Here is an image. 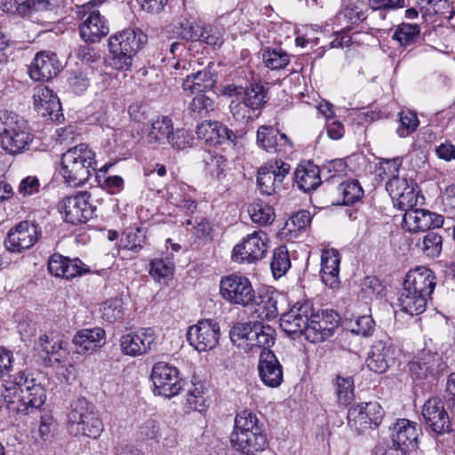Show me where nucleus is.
<instances>
[{
  "label": "nucleus",
  "instance_id": "nucleus-1",
  "mask_svg": "<svg viewBox=\"0 0 455 455\" xmlns=\"http://www.w3.org/2000/svg\"><path fill=\"white\" fill-rule=\"evenodd\" d=\"M339 326V315L332 310L315 312L309 301L297 302L280 318L281 329L288 334H304L312 343L331 337Z\"/></svg>",
  "mask_w": 455,
  "mask_h": 455
},
{
  "label": "nucleus",
  "instance_id": "nucleus-2",
  "mask_svg": "<svg viewBox=\"0 0 455 455\" xmlns=\"http://www.w3.org/2000/svg\"><path fill=\"white\" fill-rule=\"evenodd\" d=\"M229 440L232 448L243 455H256L268 445L263 423L248 410L236 414Z\"/></svg>",
  "mask_w": 455,
  "mask_h": 455
},
{
  "label": "nucleus",
  "instance_id": "nucleus-3",
  "mask_svg": "<svg viewBox=\"0 0 455 455\" xmlns=\"http://www.w3.org/2000/svg\"><path fill=\"white\" fill-rule=\"evenodd\" d=\"M67 429L76 437L97 439L104 430L96 406L84 397L74 399L68 407Z\"/></svg>",
  "mask_w": 455,
  "mask_h": 455
},
{
  "label": "nucleus",
  "instance_id": "nucleus-4",
  "mask_svg": "<svg viewBox=\"0 0 455 455\" xmlns=\"http://www.w3.org/2000/svg\"><path fill=\"white\" fill-rule=\"evenodd\" d=\"M62 175L72 187L83 186L97 168L94 152L85 143L68 148L61 156Z\"/></svg>",
  "mask_w": 455,
  "mask_h": 455
},
{
  "label": "nucleus",
  "instance_id": "nucleus-5",
  "mask_svg": "<svg viewBox=\"0 0 455 455\" xmlns=\"http://www.w3.org/2000/svg\"><path fill=\"white\" fill-rule=\"evenodd\" d=\"M147 35L139 28H127L108 38L111 65L117 70H128L133 57L147 42Z\"/></svg>",
  "mask_w": 455,
  "mask_h": 455
},
{
  "label": "nucleus",
  "instance_id": "nucleus-6",
  "mask_svg": "<svg viewBox=\"0 0 455 455\" xmlns=\"http://www.w3.org/2000/svg\"><path fill=\"white\" fill-rule=\"evenodd\" d=\"M229 336L233 344L246 352L254 348L270 350L269 347L275 344V330L258 321L237 323L231 328Z\"/></svg>",
  "mask_w": 455,
  "mask_h": 455
},
{
  "label": "nucleus",
  "instance_id": "nucleus-7",
  "mask_svg": "<svg viewBox=\"0 0 455 455\" xmlns=\"http://www.w3.org/2000/svg\"><path fill=\"white\" fill-rule=\"evenodd\" d=\"M33 135L27 131L25 121L14 113L4 115L3 128L0 131L2 148L10 155L28 150Z\"/></svg>",
  "mask_w": 455,
  "mask_h": 455
},
{
  "label": "nucleus",
  "instance_id": "nucleus-8",
  "mask_svg": "<svg viewBox=\"0 0 455 455\" xmlns=\"http://www.w3.org/2000/svg\"><path fill=\"white\" fill-rule=\"evenodd\" d=\"M220 292L224 299L232 304L249 306L255 300V291L251 281L243 275H228L221 278Z\"/></svg>",
  "mask_w": 455,
  "mask_h": 455
},
{
  "label": "nucleus",
  "instance_id": "nucleus-9",
  "mask_svg": "<svg viewBox=\"0 0 455 455\" xmlns=\"http://www.w3.org/2000/svg\"><path fill=\"white\" fill-rule=\"evenodd\" d=\"M384 411L377 402L361 403L353 405L347 412V424L357 433L380 425Z\"/></svg>",
  "mask_w": 455,
  "mask_h": 455
},
{
  "label": "nucleus",
  "instance_id": "nucleus-10",
  "mask_svg": "<svg viewBox=\"0 0 455 455\" xmlns=\"http://www.w3.org/2000/svg\"><path fill=\"white\" fill-rule=\"evenodd\" d=\"M151 379L155 393L164 397L175 396L182 388L179 370L165 362H158L153 366Z\"/></svg>",
  "mask_w": 455,
  "mask_h": 455
},
{
  "label": "nucleus",
  "instance_id": "nucleus-11",
  "mask_svg": "<svg viewBox=\"0 0 455 455\" xmlns=\"http://www.w3.org/2000/svg\"><path fill=\"white\" fill-rule=\"evenodd\" d=\"M90 198L91 195L88 192H81L64 198L59 204V210L65 221L78 225L92 219L95 208L90 204Z\"/></svg>",
  "mask_w": 455,
  "mask_h": 455
},
{
  "label": "nucleus",
  "instance_id": "nucleus-12",
  "mask_svg": "<svg viewBox=\"0 0 455 455\" xmlns=\"http://www.w3.org/2000/svg\"><path fill=\"white\" fill-rule=\"evenodd\" d=\"M41 233L38 224L27 220L21 221L9 230L4 245L9 251L21 252L35 245Z\"/></svg>",
  "mask_w": 455,
  "mask_h": 455
},
{
  "label": "nucleus",
  "instance_id": "nucleus-13",
  "mask_svg": "<svg viewBox=\"0 0 455 455\" xmlns=\"http://www.w3.org/2000/svg\"><path fill=\"white\" fill-rule=\"evenodd\" d=\"M187 339L197 351L212 350L219 343V323L212 319L199 321L196 325L188 328Z\"/></svg>",
  "mask_w": 455,
  "mask_h": 455
},
{
  "label": "nucleus",
  "instance_id": "nucleus-14",
  "mask_svg": "<svg viewBox=\"0 0 455 455\" xmlns=\"http://www.w3.org/2000/svg\"><path fill=\"white\" fill-rule=\"evenodd\" d=\"M267 248V234L260 230L255 231L234 247L232 259L239 263L254 262L265 256Z\"/></svg>",
  "mask_w": 455,
  "mask_h": 455
},
{
  "label": "nucleus",
  "instance_id": "nucleus-15",
  "mask_svg": "<svg viewBox=\"0 0 455 455\" xmlns=\"http://www.w3.org/2000/svg\"><path fill=\"white\" fill-rule=\"evenodd\" d=\"M156 339L157 336L152 328H141L121 337V350L126 355H142L156 348Z\"/></svg>",
  "mask_w": 455,
  "mask_h": 455
},
{
  "label": "nucleus",
  "instance_id": "nucleus-16",
  "mask_svg": "<svg viewBox=\"0 0 455 455\" xmlns=\"http://www.w3.org/2000/svg\"><path fill=\"white\" fill-rule=\"evenodd\" d=\"M62 68V63L55 52L41 51L31 62L28 74L34 81H48L57 76Z\"/></svg>",
  "mask_w": 455,
  "mask_h": 455
},
{
  "label": "nucleus",
  "instance_id": "nucleus-17",
  "mask_svg": "<svg viewBox=\"0 0 455 455\" xmlns=\"http://www.w3.org/2000/svg\"><path fill=\"white\" fill-rule=\"evenodd\" d=\"M425 424L435 433L442 435L451 429V424L443 403L438 397L429 398L422 406Z\"/></svg>",
  "mask_w": 455,
  "mask_h": 455
},
{
  "label": "nucleus",
  "instance_id": "nucleus-18",
  "mask_svg": "<svg viewBox=\"0 0 455 455\" xmlns=\"http://www.w3.org/2000/svg\"><path fill=\"white\" fill-rule=\"evenodd\" d=\"M90 9L89 5L84 6ZM79 26L80 36L85 43H96L109 33L107 20L98 10H85Z\"/></svg>",
  "mask_w": 455,
  "mask_h": 455
},
{
  "label": "nucleus",
  "instance_id": "nucleus-19",
  "mask_svg": "<svg viewBox=\"0 0 455 455\" xmlns=\"http://www.w3.org/2000/svg\"><path fill=\"white\" fill-rule=\"evenodd\" d=\"M403 221L409 232H426L432 228L443 226V217L425 209H414L407 211Z\"/></svg>",
  "mask_w": 455,
  "mask_h": 455
},
{
  "label": "nucleus",
  "instance_id": "nucleus-20",
  "mask_svg": "<svg viewBox=\"0 0 455 455\" xmlns=\"http://www.w3.org/2000/svg\"><path fill=\"white\" fill-rule=\"evenodd\" d=\"M34 107L43 117L58 122L63 117L60 101L54 92L47 86L40 87L34 94Z\"/></svg>",
  "mask_w": 455,
  "mask_h": 455
},
{
  "label": "nucleus",
  "instance_id": "nucleus-21",
  "mask_svg": "<svg viewBox=\"0 0 455 455\" xmlns=\"http://www.w3.org/2000/svg\"><path fill=\"white\" fill-rule=\"evenodd\" d=\"M258 371L260 379L266 386L277 387L282 384L283 367L272 350L260 352Z\"/></svg>",
  "mask_w": 455,
  "mask_h": 455
},
{
  "label": "nucleus",
  "instance_id": "nucleus-22",
  "mask_svg": "<svg viewBox=\"0 0 455 455\" xmlns=\"http://www.w3.org/2000/svg\"><path fill=\"white\" fill-rule=\"evenodd\" d=\"M420 428L416 422L400 419L394 425L391 438L394 446L405 451L417 447Z\"/></svg>",
  "mask_w": 455,
  "mask_h": 455
},
{
  "label": "nucleus",
  "instance_id": "nucleus-23",
  "mask_svg": "<svg viewBox=\"0 0 455 455\" xmlns=\"http://www.w3.org/2000/svg\"><path fill=\"white\" fill-rule=\"evenodd\" d=\"M257 144L268 153L286 152L292 147L286 134L271 125H261L257 131Z\"/></svg>",
  "mask_w": 455,
  "mask_h": 455
},
{
  "label": "nucleus",
  "instance_id": "nucleus-24",
  "mask_svg": "<svg viewBox=\"0 0 455 455\" xmlns=\"http://www.w3.org/2000/svg\"><path fill=\"white\" fill-rule=\"evenodd\" d=\"M440 357L436 354H423L420 357L409 363L411 378L418 384L424 381L431 384L435 380Z\"/></svg>",
  "mask_w": 455,
  "mask_h": 455
},
{
  "label": "nucleus",
  "instance_id": "nucleus-25",
  "mask_svg": "<svg viewBox=\"0 0 455 455\" xmlns=\"http://www.w3.org/2000/svg\"><path fill=\"white\" fill-rule=\"evenodd\" d=\"M394 362V350L388 341L377 340L371 346L366 365L370 371L380 374L386 372Z\"/></svg>",
  "mask_w": 455,
  "mask_h": 455
},
{
  "label": "nucleus",
  "instance_id": "nucleus-26",
  "mask_svg": "<svg viewBox=\"0 0 455 455\" xmlns=\"http://www.w3.org/2000/svg\"><path fill=\"white\" fill-rule=\"evenodd\" d=\"M403 286H407L427 298H430L435 287V276L432 270L426 267H418L410 270L403 281Z\"/></svg>",
  "mask_w": 455,
  "mask_h": 455
},
{
  "label": "nucleus",
  "instance_id": "nucleus-27",
  "mask_svg": "<svg viewBox=\"0 0 455 455\" xmlns=\"http://www.w3.org/2000/svg\"><path fill=\"white\" fill-rule=\"evenodd\" d=\"M105 331L101 328L84 329L73 338L75 352L80 355L92 354L102 346Z\"/></svg>",
  "mask_w": 455,
  "mask_h": 455
},
{
  "label": "nucleus",
  "instance_id": "nucleus-28",
  "mask_svg": "<svg viewBox=\"0 0 455 455\" xmlns=\"http://www.w3.org/2000/svg\"><path fill=\"white\" fill-rule=\"evenodd\" d=\"M340 257L336 250H325L322 253L321 276L323 282L330 288L339 286Z\"/></svg>",
  "mask_w": 455,
  "mask_h": 455
},
{
  "label": "nucleus",
  "instance_id": "nucleus-29",
  "mask_svg": "<svg viewBox=\"0 0 455 455\" xmlns=\"http://www.w3.org/2000/svg\"><path fill=\"white\" fill-rule=\"evenodd\" d=\"M51 0H24L16 6V12L24 19L39 21L46 12L54 10Z\"/></svg>",
  "mask_w": 455,
  "mask_h": 455
},
{
  "label": "nucleus",
  "instance_id": "nucleus-30",
  "mask_svg": "<svg viewBox=\"0 0 455 455\" xmlns=\"http://www.w3.org/2000/svg\"><path fill=\"white\" fill-rule=\"evenodd\" d=\"M294 180L298 188L304 192H310L322 183L320 170L316 165L307 163L299 165L294 172Z\"/></svg>",
  "mask_w": 455,
  "mask_h": 455
},
{
  "label": "nucleus",
  "instance_id": "nucleus-31",
  "mask_svg": "<svg viewBox=\"0 0 455 455\" xmlns=\"http://www.w3.org/2000/svg\"><path fill=\"white\" fill-rule=\"evenodd\" d=\"M428 298L424 295L413 292V290L403 286L399 301L402 310L411 315H419L426 310Z\"/></svg>",
  "mask_w": 455,
  "mask_h": 455
},
{
  "label": "nucleus",
  "instance_id": "nucleus-32",
  "mask_svg": "<svg viewBox=\"0 0 455 455\" xmlns=\"http://www.w3.org/2000/svg\"><path fill=\"white\" fill-rule=\"evenodd\" d=\"M173 128L172 120L168 116H161L153 121L146 138L149 144L167 143Z\"/></svg>",
  "mask_w": 455,
  "mask_h": 455
},
{
  "label": "nucleus",
  "instance_id": "nucleus-33",
  "mask_svg": "<svg viewBox=\"0 0 455 455\" xmlns=\"http://www.w3.org/2000/svg\"><path fill=\"white\" fill-rule=\"evenodd\" d=\"M336 192L339 196V198L333 200L331 202L332 204L350 205L358 202L363 196V190L358 180H355L340 183L337 187Z\"/></svg>",
  "mask_w": 455,
  "mask_h": 455
},
{
  "label": "nucleus",
  "instance_id": "nucleus-34",
  "mask_svg": "<svg viewBox=\"0 0 455 455\" xmlns=\"http://www.w3.org/2000/svg\"><path fill=\"white\" fill-rule=\"evenodd\" d=\"M215 110L214 100L205 93H197L189 102L186 115L191 119L206 118Z\"/></svg>",
  "mask_w": 455,
  "mask_h": 455
},
{
  "label": "nucleus",
  "instance_id": "nucleus-35",
  "mask_svg": "<svg viewBox=\"0 0 455 455\" xmlns=\"http://www.w3.org/2000/svg\"><path fill=\"white\" fill-rule=\"evenodd\" d=\"M39 343L44 352L48 355L55 356L54 360L56 362H61L67 354L64 347L66 342L59 332L52 331L40 336Z\"/></svg>",
  "mask_w": 455,
  "mask_h": 455
},
{
  "label": "nucleus",
  "instance_id": "nucleus-36",
  "mask_svg": "<svg viewBox=\"0 0 455 455\" xmlns=\"http://www.w3.org/2000/svg\"><path fill=\"white\" fill-rule=\"evenodd\" d=\"M255 310L256 317L261 320H271L278 315L277 299L269 293L255 297Z\"/></svg>",
  "mask_w": 455,
  "mask_h": 455
},
{
  "label": "nucleus",
  "instance_id": "nucleus-37",
  "mask_svg": "<svg viewBox=\"0 0 455 455\" xmlns=\"http://www.w3.org/2000/svg\"><path fill=\"white\" fill-rule=\"evenodd\" d=\"M248 213L254 223L259 226H267L271 224L275 220V212L272 206L256 200L248 207Z\"/></svg>",
  "mask_w": 455,
  "mask_h": 455
},
{
  "label": "nucleus",
  "instance_id": "nucleus-38",
  "mask_svg": "<svg viewBox=\"0 0 455 455\" xmlns=\"http://www.w3.org/2000/svg\"><path fill=\"white\" fill-rule=\"evenodd\" d=\"M257 185L262 195L271 196L281 188V185L275 177L273 168L264 166L259 168L257 176Z\"/></svg>",
  "mask_w": 455,
  "mask_h": 455
},
{
  "label": "nucleus",
  "instance_id": "nucleus-39",
  "mask_svg": "<svg viewBox=\"0 0 455 455\" xmlns=\"http://www.w3.org/2000/svg\"><path fill=\"white\" fill-rule=\"evenodd\" d=\"M422 252L428 258H437L442 251L443 237L436 232L429 231L424 235L422 241L417 243Z\"/></svg>",
  "mask_w": 455,
  "mask_h": 455
},
{
  "label": "nucleus",
  "instance_id": "nucleus-40",
  "mask_svg": "<svg viewBox=\"0 0 455 455\" xmlns=\"http://www.w3.org/2000/svg\"><path fill=\"white\" fill-rule=\"evenodd\" d=\"M201 159L205 172L212 177L220 179L224 174L226 159L222 156L211 151H204Z\"/></svg>",
  "mask_w": 455,
  "mask_h": 455
},
{
  "label": "nucleus",
  "instance_id": "nucleus-41",
  "mask_svg": "<svg viewBox=\"0 0 455 455\" xmlns=\"http://www.w3.org/2000/svg\"><path fill=\"white\" fill-rule=\"evenodd\" d=\"M419 35L420 28L418 25L402 23L396 28L393 39L396 40L402 46H408L415 44L419 40Z\"/></svg>",
  "mask_w": 455,
  "mask_h": 455
},
{
  "label": "nucleus",
  "instance_id": "nucleus-42",
  "mask_svg": "<svg viewBox=\"0 0 455 455\" xmlns=\"http://www.w3.org/2000/svg\"><path fill=\"white\" fill-rule=\"evenodd\" d=\"M270 266L275 278L283 276L289 270L291 259L286 246L275 249Z\"/></svg>",
  "mask_w": 455,
  "mask_h": 455
},
{
  "label": "nucleus",
  "instance_id": "nucleus-43",
  "mask_svg": "<svg viewBox=\"0 0 455 455\" xmlns=\"http://www.w3.org/2000/svg\"><path fill=\"white\" fill-rule=\"evenodd\" d=\"M124 235L125 236L124 239H122L124 248L132 251L133 252L140 251L146 242V231L139 227L126 228L124 232Z\"/></svg>",
  "mask_w": 455,
  "mask_h": 455
},
{
  "label": "nucleus",
  "instance_id": "nucleus-44",
  "mask_svg": "<svg viewBox=\"0 0 455 455\" xmlns=\"http://www.w3.org/2000/svg\"><path fill=\"white\" fill-rule=\"evenodd\" d=\"M336 393L339 404L347 406L354 399V380L351 377L338 375L335 379Z\"/></svg>",
  "mask_w": 455,
  "mask_h": 455
},
{
  "label": "nucleus",
  "instance_id": "nucleus-45",
  "mask_svg": "<svg viewBox=\"0 0 455 455\" xmlns=\"http://www.w3.org/2000/svg\"><path fill=\"white\" fill-rule=\"evenodd\" d=\"M243 104L251 108L259 109L265 103L266 92L264 86L259 84H251L243 89Z\"/></svg>",
  "mask_w": 455,
  "mask_h": 455
},
{
  "label": "nucleus",
  "instance_id": "nucleus-46",
  "mask_svg": "<svg viewBox=\"0 0 455 455\" xmlns=\"http://www.w3.org/2000/svg\"><path fill=\"white\" fill-rule=\"evenodd\" d=\"M262 59L266 67L271 69H282L290 62L289 55L283 50L277 49L264 51Z\"/></svg>",
  "mask_w": 455,
  "mask_h": 455
},
{
  "label": "nucleus",
  "instance_id": "nucleus-47",
  "mask_svg": "<svg viewBox=\"0 0 455 455\" xmlns=\"http://www.w3.org/2000/svg\"><path fill=\"white\" fill-rule=\"evenodd\" d=\"M205 403L206 399L203 384H193L187 395V403L188 407L194 411H203L206 408Z\"/></svg>",
  "mask_w": 455,
  "mask_h": 455
},
{
  "label": "nucleus",
  "instance_id": "nucleus-48",
  "mask_svg": "<svg viewBox=\"0 0 455 455\" xmlns=\"http://www.w3.org/2000/svg\"><path fill=\"white\" fill-rule=\"evenodd\" d=\"M419 121L415 113L411 111H402L400 113V125L396 132L401 138H404L414 132L419 127Z\"/></svg>",
  "mask_w": 455,
  "mask_h": 455
},
{
  "label": "nucleus",
  "instance_id": "nucleus-49",
  "mask_svg": "<svg viewBox=\"0 0 455 455\" xmlns=\"http://www.w3.org/2000/svg\"><path fill=\"white\" fill-rule=\"evenodd\" d=\"M196 84L198 86V93H204L206 91L212 90L218 80V75L211 71V66L207 68L194 73Z\"/></svg>",
  "mask_w": 455,
  "mask_h": 455
},
{
  "label": "nucleus",
  "instance_id": "nucleus-50",
  "mask_svg": "<svg viewBox=\"0 0 455 455\" xmlns=\"http://www.w3.org/2000/svg\"><path fill=\"white\" fill-rule=\"evenodd\" d=\"M149 267V274L156 281L168 278L173 274V264L163 259H152Z\"/></svg>",
  "mask_w": 455,
  "mask_h": 455
},
{
  "label": "nucleus",
  "instance_id": "nucleus-51",
  "mask_svg": "<svg viewBox=\"0 0 455 455\" xmlns=\"http://www.w3.org/2000/svg\"><path fill=\"white\" fill-rule=\"evenodd\" d=\"M103 318L108 322H116L123 318L122 300L115 298L107 300L102 307Z\"/></svg>",
  "mask_w": 455,
  "mask_h": 455
},
{
  "label": "nucleus",
  "instance_id": "nucleus-52",
  "mask_svg": "<svg viewBox=\"0 0 455 455\" xmlns=\"http://www.w3.org/2000/svg\"><path fill=\"white\" fill-rule=\"evenodd\" d=\"M159 431L158 422L154 419H148L138 427L137 437L141 441L157 440Z\"/></svg>",
  "mask_w": 455,
  "mask_h": 455
},
{
  "label": "nucleus",
  "instance_id": "nucleus-53",
  "mask_svg": "<svg viewBox=\"0 0 455 455\" xmlns=\"http://www.w3.org/2000/svg\"><path fill=\"white\" fill-rule=\"evenodd\" d=\"M418 202V194L414 189V186L411 184L401 196H397L393 203L395 206L402 211L414 210Z\"/></svg>",
  "mask_w": 455,
  "mask_h": 455
},
{
  "label": "nucleus",
  "instance_id": "nucleus-54",
  "mask_svg": "<svg viewBox=\"0 0 455 455\" xmlns=\"http://www.w3.org/2000/svg\"><path fill=\"white\" fill-rule=\"evenodd\" d=\"M404 5V0H370L369 7L380 19L386 18V12Z\"/></svg>",
  "mask_w": 455,
  "mask_h": 455
},
{
  "label": "nucleus",
  "instance_id": "nucleus-55",
  "mask_svg": "<svg viewBox=\"0 0 455 455\" xmlns=\"http://www.w3.org/2000/svg\"><path fill=\"white\" fill-rule=\"evenodd\" d=\"M193 140V135L188 130L177 129L174 131V128H172V135H170L167 143L175 149H184L192 144Z\"/></svg>",
  "mask_w": 455,
  "mask_h": 455
},
{
  "label": "nucleus",
  "instance_id": "nucleus-56",
  "mask_svg": "<svg viewBox=\"0 0 455 455\" xmlns=\"http://www.w3.org/2000/svg\"><path fill=\"white\" fill-rule=\"evenodd\" d=\"M422 4H426L423 7L427 11H433L435 14H439L444 18L451 19L455 14L453 10H451L450 3L448 0H420Z\"/></svg>",
  "mask_w": 455,
  "mask_h": 455
},
{
  "label": "nucleus",
  "instance_id": "nucleus-57",
  "mask_svg": "<svg viewBox=\"0 0 455 455\" xmlns=\"http://www.w3.org/2000/svg\"><path fill=\"white\" fill-rule=\"evenodd\" d=\"M214 122L204 121L197 124L196 133L197 138L209 145H218L215 132Z\"/></svg>",
  "mask_w": 455,
  "mask_h": 455
},
{
  "label": "nucleus",
  "instance_id": "nucleus-58",
  "mask_svg": "<svg viewBox=\"0 0 455 455\" xmlns=\"http://www.w3.org/2000/svg\"><path fill=\"white\" fill-rule=\"evenodd\" d=\"M68 84L73 92L80 94L86 91L90 84V78L84 71H76L70 74L68 78Z\"/></svg>",
  "mask_w": 455,
  "mask_h": 455
},
{
  "label": "nucleus",
  "instance_id": "nucleus-59",
  "mask_svg": "<svg viewBox=\"0 0 455 455\" xmlns=\"http://www.w3.org/2000/svg\"><path fill=\"white\" fill-rule=\"evenodd\" d=\"M67 265L68 257H64L60 253H54L48 260V270L54 276L65 278Z\"/></svg>",
  "mask_w": 455,
  "mask_h": 455
},
{
  "label": "nucleus",
  "instance_id": "nucleus-60",
  "mask_svg": "<svg viewBox=\"0 0 455 455\" xmlns=\"http://www.w3.org/2000/svg\"><path fill=\"white\" fill-rule=\"evenodd\" d=\"M374 320L371 315L359 316L352 328V331L363 337L371 336L374 331Z\"/></svg>",
  "mask_w": 455,
  "mask_h": 455
},
{
  "label": "nucleus",
  "instance_id": "nucleus-61",
  "mask_svg": "<svg viewBox=\"0 0 455 455\" xmlns=\"http://www.w3.org/2000/svg\"><path fill=\"white\" fill-rule=\"evenodd\" d=\"M411 185L408 180L404 178H389L386 184V189L394 201L397 196H401Z\"/></svg>",
  "mask_w": 455,
  "mask_h": 455
},
{
  "label": "nucleus",
  "instance_id": "nucleus-62",
  "mask_svg": "<svg viewBox=\"0 0 455 455\" xmlns=\"http://www.w3.org/2000/svg\"><path fill=\"white\" fill-rule=\"evenodd\" d=\"M66 267V279H72L90 272V269L85 267V265L77 258L72 259L68 258V265Z\"/></svg>",
  "mask_w": 455,
  "mask_h": 455
},
{
  "label": "nucleus",
  "instance_id": "nucleus-63",
  "mask_svg": "<svg viewBox=\"0 0 455 455\" xmlns=\"http://www.w3.org/2000/svg\"><path fill=\"white\" fill-rule=\"evenodd\" d=\"M200 34H202V36L199 41H203L207 44L215 46L222 44L220 32L212 25L203 26Z\"/></svg>",
  "mask_w": 455,
  "mask_h": 455
},
{
  "label": "nucleus",
  "instance_id": "nucleus-64",
  "mask_svg": "<svg viewBox=\"0 0 455 455\" xmlns=\"http://www.w3.org/2000/svg\"><path fill=\"white\" fill-rule=\"evenodd\" d=\"M435 152L438 158L443 161L451 162L455 159V145L448 140L437 145L435 148Z\"/></svg>",
  "mask_w": 455,
  "mask_h": 455
}]
</instances>
